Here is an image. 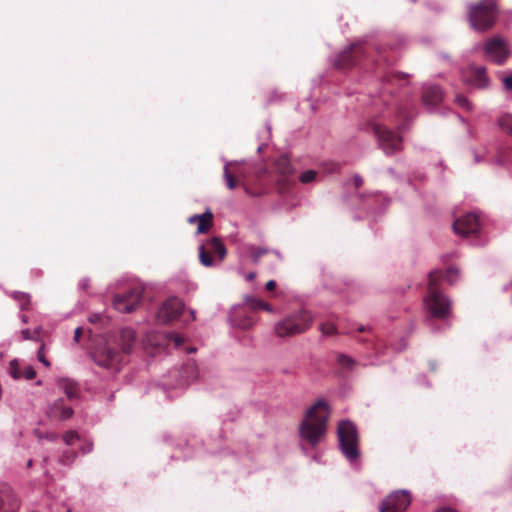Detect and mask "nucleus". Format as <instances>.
Returning a JSON list of instances; mask_svg holds the SVG:
<instances>
[{
    "mask_svg": "<svg viewBox=\"0 0 512 512\" xmlns=\"http://www.w3.org/2000/svg\"><path fill=\"white\" fill-rule=\"evenodd\" d=\"M231 164H226L224 167V179L226 181V186L228 189L233 190L236 188L238 181L234 174L230 170Z\"/></svg>",
    "mask_w": 512,
    "mask_h": 512,
    "instance_id": "nucleus-24",
    "label": "nucleus"
},
{
    "mask_svg": "<svg viewBox=\"0 0 512 512\" xmlns=\"http://www.w3.org/2000/svg\"><path fill=\"white\" fill-rule=\"evenodd\" d=\"M76 456H77V454L75 452H65L60 457V462L64 465H70L74 462V460L76 459Z\"/></svg>",
    "mask_w": 512,
    "mask_h": 512,
    "instance_id": "nucleus-35",
    "label": "nucleus"
},
{
    "mask_svg": "<svg viewBox=\"0 0 512 512\" xmlns=\"http://www.w3.org/2000/svg\"><path fill=\"white\" fill-rule=\"evenodd\" d=\"M59 388L66 394L69 400L76 399L79 394L78 385L70 379H61L58 382Z\"/></svg>",
    "mask_w": 512,
    "mask_h": 512,
    "instance_id": "nucleus-20",
    "label": "nucleus"
},
{
    "mask_svg": "<svg viewBox=\"0 0 512 512\" xmlns=\"http://www.w3.org/2000/svg\"><path fill=\"white\" fill-rule=\"evenodd\" d=\"M441 277L442 272L439 270L429 273L427 296L424 298V303L432 317L444 320L451 315V302L438 288Z\"/></svg>",
    "mask_w": 512,
    "mask_h": 512,
    "instance_id": "nucleus-2",
    "label": "nucleus"
},
{
    "mask_svg": "<svg viewBox=\"0 0 512 512\" xmlns=\"http://www.w3.org/2000/svg\"><path fill=\"white\" fill-rule=\"evenodd\" d=\"M497 14V0H480L468 6V21L476 31L490 30L496 22Z\"/></svg>",
    "mask_w": 512,
    "mask_h": 512,
    "instance_id": "nucleus-3",
    "label": "nucleus"
},
{
    "mask_svg": "<svg viewBox=\"0 0 512 512\" xmlns=\"http://www.w3.org/2000/svg\"><path fill=\"white\" fill-rule=\"evenodd\" d=\"M212 254L218 256L219 261L224 260L226 256V248L218 237H213L206 244L199 248V260L202 265L210 267L213 265Z\"/></svg>",
    "mask_w": 512,
    "mask_h": 512,
    "instance_id": "nucleus-10",
    "label": "nucleus"
},
{
    "mask_svg": "<svg viewBox=\"0 0 512 512\" xmlns=\"http://www.w3.org/2000/svg\"><path fill=\"white\" fill-rule=\"evenodd\" d=\"M332 413L330 404L325 399H318L314 404L308 407L304 416H329Z\"/></svg>",
    "mask_w": 512,
    "mask_h": 512,
    "instance_id": "nucleus-19",
    "label": "nucleus"
},
{
    "mask_svg": "<svg viewBox=\"0 0 512 512\" xmlns=\"http://www.w3.org/2000/svg\"><path fill=\"white\" fill-rule=\"evenodd\" d=\"M23 369H21L17 360H12L9 363V374L12 378L19 380L22 379Z\"/></svg>",
    "mask_w": 512,
    "mask_h": 512,
    "instance_id": "nucleus-26",
    "label": "nucleus"
},
{
    "mask_svg": "<svg viewBox=\"0 0 512 512\" xmlns=\"http://www.w3.org/2000/svg\"><path fill=\"white\" fill-rule=\"evenodd\" d=\"M326 427V418H304L299 425V434L302 440L316 446L324 438Z\"/></svg>",
    "mask_w": 512,
    "mask_h": 512,
    "instance_id": "nucleus-6",
    "label": "nucleus"
},
{
    "mask_svg": "<svg viewBox=\"0 0 512 512\" xmlns=\"http://www.w3.org/2000/svg\"><path fill=\"white\" fill-rule=\"evenodd\" d=\"M337 363L343 370L347 371L352 370L357 364L352 357L345 354L337 355Z\"/></svg>",
    "mask_w": 512,
    "mask_h": 512,
    "instance_id": "nucleus-23",
    "label": "nucleus"
},
{
    "mask_svg": "<svg viewBox=\"0 0 512 512\" xmlns=\"http://www.w3.org/2000/svg\"><path fill=\"white\" fill-rule=\"evenodd\" d=\"M364 52V47L361 43H354L338 54L335 65L340 69L352 68L360 61Z\"/></svg>",
    "mask_w": 512,
    "mask_h": 512,
    "instance_id": "nucleus-12",
    "label": "nucleus"
},
{
    "mask_svg": "<svg viewBox=\"0 0 512 512\" xmlns=\"http://www.w3.org/2000/svg\"><path fill=\"white\" fill-rule=\"evenodd\" d=\"M83 334V329L81 327H77L74 331V341L78 343Z\"/></svg>",
    "mask_w": 512,
    "mask_h": 512,
    "instance_id": "nucleus-42",
    "label": "nucleus"
},
{
    "mask_svg": "<svg viewBox=\"0 0 512 512\" xmlns=\"http://www.w3.org/2000/svg\"><path fill=\"white\" fill-rule=\"evenodd\" d=\"M21 319H22V321H23L24 323H27V321H28V320H27V316H26V315H22V316H21Z\"/></svg>",
    "mask_w": 512,
    "mask_h": 512,
    "instance_id": "nucleus-51",
    "label": "nucleus"
},
{
    "mask_svg": "<svg viewBox=\"0 0 512 512\" xmlns=\"http://www.w3.org/2000/svg\"><path fill=\"white\" fill-rule=\"evenodd\" d=\"M442 98H443V93L439 86L430 85V86L424 87L423 94H422V100L425 105L436 106L442 101Z\"/></svg>",
    "mask_w": 512,
    "mask_h": 512,
    "instance_id": "nucleus-17",
    "label": "nucleus"
},
{
    "mask_svg": "<svg viewBox=\"0 0 512 512\" xmlns=\"http://www.w3.org/2000/svg\"><path fill=\"white\" fill-rule=\"evenodd\" d=\"M463 77L467 83L477 88H485L489 83V78L484 66H470Z\"/></svg>",
    "mask_w": 512,
    "mask_h": 512,
    "instance_id": "nucleus-15",
    "label": "nucleus"
},
{
    "mask_svg": "<svg viewBox=\"0 0 512 512\" xmlns=\"http://www.w3.org/2000/svg\"><path fill=\"white\" fill-rule=\"evenodd\" d=\"M143 289L133 287L125 293L117 294L113 300L114 308L121 313H130L137 309L142 300Z\"/></svg>",
    "mask_w": 512,
    "mask_h": 512,
    "instance_id": "nucleus-8",
    "label": "nucleus"
},
{
    "mask_svg": "<svg viewBox=\"0 0 512 512\" xmlns=\"http://www.w3.org/2000/svg\"><path fill=\"white\" fill-rule=\"evenodd\" d=\"M60 405H61V409H62V412L59 416H65V417H68V416H72L74 411L72 410L71 407L69 406H64L62 400L60 401Z\"/></svg>",
    "mask_w": 512,
    "mask_h": 512,
    "instance_id": "nucleus-39",
    "label": "nucleus"
},
{
    "mask_svg": "<svg viewBox=\"0 0 512 512\" xmlns=\"http://www.w3.org/2000/svg\"><path fill=\"white\" fill-rule=\"evenodd\" d=\"M269 252L268 249L262 247H252L251 257L254 263H258L260 258Z\"/></svg>",
    "mask_w": 512,
    "mask_h": 512,
    "instance_id": "nucleus-29",
    "label": "nucleus"
},
{
    "mask_svg": "<svg viewBox=\"0 0 512 512\" xmlns=\"http://www.w3.org/2000/svg\"><path fill=\"white\" fill-rule=\"evenodd\" d=\"M275 168L282 176H288L294 172L291 161L287 155H281L277 158Z\"/></svg>",
    "mask_w": 512,
    "mask_h": 512,
    "instance_id": "nucleus-21",
    "label": "nucleus"
},
{
    "mask_svg": "<svg viewBox=\"0 0 512 512\" xmlns=\"http://www.w3.org/2000/svg\"><path fill=\"white\" fill-rule=\"evenodd\" d=\"M486 56L498 65H502L510 56V50L507 42L501 37H493L486 41L484 45Z\"/></svg>",
    "mask_w": 512,
    "mask_h": 512,
    "instance_id": "nucleus-11",
    "label": "nucleus"
},
{
    "mask_svg": "<svg viewBox=\"0 0 512 512\" xmlns=\"http://www.w3.org/2000/svg\"><path fill=\"white\" fill-rule=\"evenodd\" d=\"M27 466H28V467H31V466H32V460H31V459L27 462Z\"/></svg>",
    "mask_w": 512,
    "mask_h": 512,
    "instance_id": "nucleus-53",
    "label": "nucleus"
},
{
    "mask_svg": "<svg viewBox=\"0 0 512 512\" xmlns=\"http://www.w3.org/2000/svg\"><path fill=\"white\" fill-rule=\"evenodd\" d=\"M136 341L134 330L121 329L111 336L103 347L93 353L94 361L106 368H117L123 361L124 355L131 353Z\"/></svg>",
    "mask_w": 512,
    "mask_h": 512,
    "instance_id": "nucleus-1",
    "label": "nucleus"
},
{
    "mask_svg": "<svg viewBox=\"0 0 512 512\" xmlns=\"http://www.w3.org/2000/svg\"><path fill=\"white\" fill-rule=\"evenodd\" d=\"M437 512H456L452 509H441V510H438Z\"/></svg>",
    "mask_w": 512,
    "mask_h": 512,
    "instance_id": "nucleus-50",
    "label": "nucleus"
},
{
    "mask_svg": "<svg viewBox=\"0 0 512 512\" xmlns=\"http://www.w3.org/2000/svg\"><path fill=\"white\" fill-rule=\"evenodd\" d=\"M313 322L309 311L300 310L286 316L275 325V333L278 337H292L307 331Z\"/></svg>",
    "mask_w": 512,
    "mask_h": 512,
    "instance_id": "nucleus-5",
    "label": "nucleus"
},
{
    "mask_svg": "<svg viewBox=\"0 0 512 512\" xmlns=\"http://www.w3.org/2000/svg\"><path fill=\"white\" fill-rule=\"evenodd\" d=\"M35 434L37 435V437H38L39 439L44 438V434H43V433H41V432H39L38 430H36V431H35Z\"/></svg>",
    "mask_w": 512,
    "mask_h": 512,
    "instance_id": "nucleus-48",
    "label": "nucleus"
},
{
    "mask_svg": "<svg viewBox=\"0 0 512 512\" xmlns=\"http://www.w3.org/2000/svg\"><path fill=\"white\" fill-rule=\"evenodd\" d=\"M411 503L410 493L407 490H398L390 493L380 504V512H404Z\"/></svg>",
    "mask_w": 512,
    "mask_h": 512,
    "instance_id": "nucleus-9",
    "label": "nucleus"
},
{
    "mask_svg": "<svg viewBox=\"0 0 512 512\" xmlns=\"http://www.w3.org/2000/svg\"><path fill=\"white\" fill-rule=\"evenodd\" d=\"M406 77H407L406 74L401 73V72H396V73H393L391 75H388L387 76V81H393V79L404 80Z\"/></svg>",
    "mask_w": 512,
    "mask_h": 512,
    "instance_id": "nucleus-40",
    "label": "nucleus"
},
{
    "mask_svg": "<svg viewBox=\"0 0 512 512\" xmlns=\"http://www.w3.org/2000/svg\"><path fill=\"white\" fill-rule=\"evenodd\" d=\"M256 277V274L254 272H250L247 274L246 279L248 281H252Z\"/></svg>",
    "mask_w": 512,
    "mask_h": 512,
    "instance_id": "nucleus-45",
    "label": "nucleus"
},
{
    "mask_svg": "<svg viewBox=\"0 0 512 512\" xmlns=\"http://www.w3.org/2000/svg\"><path fill=\"white\" fill-rule=\"evenodd\" d=\"M183 308L184 303L179 298L171 297L161 306L157 318L161 323H170L182 314Z\"/></svg>",
    "mask_w": 512,
    "mask_h": 512,
    "instance_id": "nucleus-13",
    "label": "nucleus"
},
{
    "mask_svg": "<svg viewBox=\"0 0 512 512\" xmlns=\"http://www.w3.org/2000/svg\"><path fill=\"white\" fill-rule=\"evenodd\" d=\"M41 328H36L33 332H31L29 329H23L21 331V335L24 340H39V334H40Z\"/></svg>",
    "mask_w": 512,
    "mask_h": 512,
    "instance_id": "nucleus-28",
    "label": "nucleus"
},
{
    "mask_svg": "<svg viewBox=\"0 0 512 512\" xmlns=\"http://www.w3.org/2000/svg\"><path fill=\"white\" fill-rule=\"evenodd\" d=\"M353 180L356 188H359L363 184V179L359 175H355Z\"/></svg>",
    "mask_w": 512,
    "mask_h": 512,
    "instance_id": "nucleus-43",
    "label": "nucleus"
},
{
    "mask_svg": "<svg viewBox=\"0 0 512 512\" xmlns=\"http://www.w3.org/2000/svg\"><path fill=\"white\" fill-rule=\"evenodd\" d=\"M316 176H317V172L316 171L308 170V171L303 172L300 175L299 180H300L301 183L307 184V183H310V182L314 181Z\"/></svg>",
    "mask_w": 512,
    "mask_h": 512,
    "instance_id": "nucleus-31",
    "label": "nucleus"
},
{
    "mask_svg": "<svg viewBox=\"0 0 512 512\" xmlns=\"http://www.w3.org/2000/svg\"><path fill=\"white\" fill-rule=\"evenodd\" d=\"M252 325V321L248 320L246 323H244V328L250 327Z\"/></svg>",
    "mask_w": 512,
    "mask_h": 512,
    "instance_id": "nucleus-49",
    "label": "nucleus"
},
{
    "mask_svg": "<svg viewBox=\"0 0 512 512\" xmlns=\"http://www.w3.org/2000/svg\"><path fill=\"white\" fill-rule=\"evenodd\" d=\"M45 437L49 440H55L57 438V435L54 433L46 434Z\"/></svg>",
    "mask_w": 512,
    "mask_h": 512,
    "instance_id": "nucleus-46",
    "label": "nucleus"
},
{
    "mask_svg": "<svg viewBox=\"0 0 512 512\" xmlns=\"http://www.w3.org/2000/svg\"><path fill=\"white\" fill-rule=\"evenodd\" d=\"M19 304L22 310H26L30 306V295L24 292H14L11 295Z\"/></svg>",
    "mask_w": 512,
    "mask_h": 512,
    "instance_id": "nucleus-25",
    "label": "nucleus"
},
{
    "mask_svg": "<svg viewBox=\"0 0 512 512\" xmlns=\"http://www.w3.org/2000/svg\"><path fill=\"white\" fill-rule=\"evenodd\" d=\"M320 330H321L322 334L327 335V336H332L337 333L336 326L330 322L322 323L320 325Z\"/></svg>",
    "mask_w": 512,
    "mask_h": 512,
    "instance_id": "nucleus-30",
    "label": "nucleus"
},
{
    "mask_svg": "<svg viewBox=\"0 0 512 512\" xmlns=\"http://www.w3.org/2000/svg\"><path fill=\"white\" fill-rule=\"evenodd\" d=\"M456 103L461 108H463V109H465L467 111L472 110V103L464 95L458 94L456 96Z\"/></svg>",
    "mask_w": 512,
    "mask_h": 512,
    "instance_id": "nucleus-32",
    "label": "nucleus"
},
{
    "mask_svg": "<svg viewBox=\"0 0 512 512\" xmlns=\"http://www.w3.org/2000/svg\"><path fill=\"white\" fill-rule=\"evenodd\" d=\"M192 316H193V319H195V312L192 311Z\"/></svg>",
    "mask_w": 512,
    "mask_h": 512,
    "instance_id": "nucleus-54",
    "label": "nucleus"
},
{
    "mask_svg": "<svg viewBox=\"0 0 512 512\" xmlns=\"http://www.w3.org/2000/svg\"><path fill=\"white\" fill-rule=\"evenodd\" d=\"M35 376H36V371H35V369L32 366L27 365V366H25L23 368L22 378H25L27 380H31Z\"/></svg>",
    "mask_w": 512,
    "mask_h": 512,
    "instance_id": "nucleus-36",
    "label": "nucleus"
},
{
    "mask_svg": "<svg viewBox=\"0 0 512 512\" xmlns=\"http://www.w3.org/2000/svg\"><path fill=\"white\" fill-rule=\"evenodd\" d=\"M337 435L339 446L344 456L352 466L359 467V439L355 424L348 419L341 420L338 423Z\"/></svg>",
    "mask_w": 512,
    "mask_h": 512,
    "instance_id": "nucleus-4",
    "label": "nucleus"
},
{
    "mask_svg": "<svg viewBox=\"0 0 512 512\" xmlns=\"http://www.w3.org/2000/svg\"><path fill=\"white\" fill-rule=\"evenodd\" d=\"M92 450V444L89 443L85 448L82 449L83 453H88Z\"/></svg>",
    "mask_w": 512,
    "mask_h": 512,
    "instance_id": "nucleus-47",
    "label": "nucleus"
},
{
    "mask_svg": "<svg viewBox=\"0 0 512 512\" xmlns=\"http://www.w3.org/2000/svg\"><path fill=\"white\" fill-rule=\"evenodd\" d=\"M373 132L377 137L379 147L387 154H393L402 149V138L391 129L380 124L373 125Z\"/></svg>",
    "mask_w": 512,
    "mask_h": 512,
    "instance_id": "nucleus-7",
    "label": "nucleus"
},
{
    "mask_svg": "<svg viewBox=\"0 0 512 512\" xmlns=\"http://www.w3.org/2000/svg\"><path fill=\"white\" fill-rule=\"evenodd\" d=\"M503 84H504V88L507 91H511L512 90V75L504 77Z\"/></svg>",
    "mask_w": 512,
    "mask_h": 512,
    "instance_id": "nucleus-41",
    "label": "nucleus"
},
{
    "mask_svg": "<svg viewBox=\"0 0 512 512\" xmlns=\"http://www.w3.org/2000/svg\"><path fill=\"white\" fill-rule=\"evenodd\" d=\"M17 505V500L10 487L2 485L0 487V511H12Z\"/></svg>",
    "mask_w": 512,
    "mask_h": 512,
    "instance_id": "nucleus-18",
    "label": "nucleus"
},
{
    "mask_svg": "<svg viewBox=\"0 0 512 512\" xmlns=\"http://www.w3.org/2000/svg\"><path fill=\"white\" fill-rule=\"evenodd\" d=\"M358 331H359V332H364V331H366V328H365L364 326H360V327L358 328Z\"/></svg>",
    "mask_w": 512,
    "mask_h": 512,
    "instance_id": "nucleus-52",
    "label": "nucleus"
},
{
    "mask_svg": "<svg viewBox=\"0 0 512 512\" xmlns=\"http://www.w3.org/2000/svg\"><path fill=\"white\" fill-rule=\"evenodd\" d=\"M76 439H78V435L74 431H68L63 436V440L67 445H72Z\"/></svg>",
    "mask_w": 512,
    "mask_h": 512,
    "instance_id": "nucleus-37",
    "label": "nucleus"
},
{
    "mask_svg": "<svg viewBox=\"0 0 512 512\" xmlns=\"http://www.w3.org/2000/svg\"><path fill=\"white\" fill-rule=\"evenodd\" d=\"M453 228L458 235L468 236L475 234L479 230V220L475 214L468 213L457 219L453 224Z\"/></svg>",
    "mask_w": 512,
    "mask_h": 512,
    "instance_id": "nucleus-14",
    "label": "nucleus"
},
{
    "mask_svg": "<svg viewBox=\"0 0 512 512\" xmlns=\"http://www.w3.org/2000/svg\"><path fill=\"white\" fill-rule=\"evenodd\" d=\"M266 290L272 291L276 288V282L274 280H269L265 285Z\"/></svg>",
    "mask_w": 512,
    "mask_h": 512,
    "instance_id": "nucleus-44",
    "label": "nucleus"
},
{
    "mask_svg": "<svg viewBox=\"0 0 512 512\" xmlns=\"http://www.w3.org/2000/svg\"><path fill=\"white\" fill-rule=\"evenodd\" d=\"M246 304L252 309V310H265L270 313L273 312V308L264 300L256 298V297H247L246 298Z\"/></svg>",
    "mask_w": 512,
    "mask_h": 512,
    "instance_id": "nucleus-22",
    "label": "nucleus"
},
{
    "mask_svg": "<svg viewBox=\"0 0 512 512\" xmlns=\"http://www.w3.org/2000/svg\"><path fill=\"white\" fill-rule=\"evenodd\" d=\"M499 126L508 134L512 135V115L505 114L501 116L499 119Z\"/></svg>",
    "mask_w": 512,
    "mask_h": 512,
    "instance_id": "nucleus-27",
    "label": "nucleus"
},
{
    "mask_svg": "<svg viewBox=\"0 0 512 512\" xmlns=\"http://www.w3.org/2000/svg\"><path fill=\"white\" fill-rule=\"evenodd\" d=\"M169 339L174 342L176 347H180L181 344L184 342V339L180 335L175 334V333H171L169 335Z\"/></svg>",
    "mask_w": 512,
    "mask_h": 512,
    "instance_id": "nucleus-38",
    "label": "nucleus"
},
{
    "mask_svg": "<svg viewBox=\"0 0 512 512\" xmlns=\"http://www.w3.org/2000/svg\"><path fill=\"white\" fill-rule=\"evenodd\" d=\"M37 359L43 363L45 365V367H50L51 364L50 362L48 361V359L46 358V355H45V344L42 342L41 343V346L37 352Z\"/></svg>",
    "mask_w": 512,
    "mask_h": 512,
    "instance_id": "nucleus-33",
    "label": "nucleus"
},
{
    "mask_svg": "<svg viewBox=\"0 0 512 512\" xmlns=\"http://www.w3.org/2000/svg\"><path fill=\"white\" fill-rule=\"evenodd\" d=\"M190 224L197 223V234L207 233L213 226V214L210 210H207L201 215H192L188 218Z\"/></svg>",
    "mask_w": 512,
    "mask_h": 512,
    "instance_id": "nucleus-16",
    "label": "nucleus"
},
{
    "mask_svg": "<svg viewBox=\"0 0 512 512\" xmlns=\"http://www.w3.org/2000/svg\"><path fill=\"white\" fill-rule=\"evenodd\" d=\"M67 512H71V510H70V509H68V510H67Z\"/></svg>",
    "mask_w": 512,
    "mask_h": 512,
    "instance_id": "nucleus-55",
    "label": "nucleus"
},
{
    "mask_svg": "<svg viewBox=\"0 0 512 512\" xmlns=\"http://www.w3.org/2000/svg\"><path fill=\"white\" fill-rule=\"evenodd\" d=\"M457 276H458V270L455 268H449V269H447L445 274L442 273L441 280L445 277V279L449 283H453L455 281V279L457 278Z\"/></svg>",
    "mask_w": 512,
    "mask_h": 512,
    "instance_id": "nucleus-34",
    "label": "nucleus"
}]
</instances>
